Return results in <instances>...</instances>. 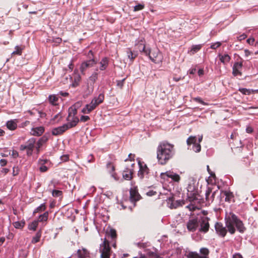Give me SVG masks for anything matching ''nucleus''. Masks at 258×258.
I'll return each mask as SVG.
<instances>
[{
    "instance_id": "1",
    "label": "nucleus",
    "mask_w": 258,
    "mask_h": 258,
    "mask_svg": "<svg viewBox=\"0 0 258 258\" xmlns=\"http://www.w3.org/2000/svg\"><path fill=\"white\" fill-rule=\"evenodd\" d=\"M174 146L167 141L160 142L157 148V158L161 165H165L174 155Z\"/></svg>"
},
{
    "instance_id": "2",
    "label": "nucleus",
    "mask_w": 258,
    "mask_h": 258,
    "mask_svg": "<svg viewBox=\"0 0 258 258\" xmlns=\"http://www.w3.org/2000/svg\"><path fill=\"white\" fill-rule=\"evenodd\" d=\"M226 226L228 232L231 234H234L237 230L243 233L246 230V228L243 222L233 213H230L229 216L225 218Z\"/></svg>"
},
{
    "instance_id": "3",
    "label": "nucleus",
    "mask_w": 258,
    "mask_h": 258,
    "mask_svg": "<svg viewBox=\"0 0 258 258\" xmlns=\"http://www.w3.org/2000/svg\"><path fill=\"white\" fill-rule=\"evenodd\" d=\"M99 252H100L101 258H110L111 249L109 241L105 238L103 242L100 244Z\"/></svg>"
},
{
    "instance_id": "4",
    "label": "nucleus",
    "mask_w": 258,
    "mask_h": 258,
    "mask_svg": "<svg viewBox=\"0 0 258 258\" xmlns=\"http://www.w3.org/2000/svg\"><path fill=\"white\" fill-rule=\"evenodd\" d=\"M36 143V139L32 138L28 140L25 145H21L20 147L21 151L26 150L27 155L30 156L33 154V151Z\"/></svg>"
},
{
    "instance_id": "5",
    "label": "nucleus",
    "mask_w": 258,
    "mask_h": 258,
    "mask_svg": "<svg viewBox=\"0 0 258 258\" xmlns=\"http://www.w3.org/2000/svg\"><path fill=\"white\" fill-rule=\"evenodd\" d=\"M203 140V136L199 138L198 143H197V139L196 136H190L186 140V143L188 146L192 145V150L195 152H199L201 150V146L200 143Z\"/></svg>"
},
{
    "instance_id": "6",
    "label": "nucleus",
    "mask_w": 258,
    "mask_h": 258,
    "mask_svg": "<svg viewBox=\"0 0 258 258\" xmlns=\"http://www.w3.org/2000/svg\"><path fill=\"white\" fill-rule=\"evenodd\" d=\"M200 222L198 218H191L186 222V226L187 229L189 232H194L198 229Z\"/></svg>"
},
{
    "instance_id": "7",
    "label": "nucleus",
    "mask_w": 258,
    "mask_h": 258,
    "mask_svg": "<svg viewBox=\"0 0 258 258\" xmlns=\"http://www.w3.org/2000/svg\"><path fill=\"white\" fill-rule=\"evenodd\" d=\"M210 219L207 217H203L199 220L200 225L198 228L199 231L202 233H207L210 228Z\"/></svg>"
},
{
    "instance_id": "8",
    "label": "nucleus",
    "mask_w": 258,
    "mask_h": 258,
    "mask_svg": "<svg viewBox=\"0 0 258 258\" xmlns=\"http://www.w3.org/2000/svg\"><path fill=\"white\" fill-rule=\"evenodd\" d=\"M202 255H200L197 252L190 251L187 254V258H209V250L207 248L203 247L200 250Z\"/></svg>"
},
{
    "instance_id": "9",
    "label": "nucleus",
    "mask_w": 258,
    "mask_h": 258,
    "mask_svg": "<svg viewBox=\"0 0 258 258\" xmlns=\"http://www.w3.org/2000/svg\"><path fill=\"white\" fill-rule=\"evenodd\" d=\"M226 227H224L222 223L216 222L215 224L216 233L220 237H224L227 233Z\"/></svg>"
},
{
    "instance_id": "10",
    "label": "nucleus",
    "mask_w": 258,
    "mask_h": 258,
    "mask_svg": "<svg viewBox=\"0 0 258 258\" xmlns=\"http://www.w3.org/2000/svg\"><path fill=\"white\" fill-rule=\"evenodd\" d=\"M146 55L149 56L150 59L155 63L161 62L163 58L161 53L158 49L152 52L150 51L149 54Z\"/></svg>"
},
{
    "instance_id": "11",
    "label": "nucleus",
    "mask_w": 258,
    "mask_h": 258,
    "mask_svg": "<svg viewBox=\"0 0 258 258\" xmlns=\"http://www.w3.org/2000/svg\"><path fill=\"white\" fill-rule=\"evenodd\" d=\"M160 176L161 178L163 179H165L166 177L170 178L174 182H178L180 180V176L178 174L171 171H168L164 173H161Z\"/></svg>"
},
{
    "instance_id": "12",
    "label": "nucleus",
    "mask_w": 258,
    "mask_h": 258,
    "mask_svg": "<svg viewBox=\"0 0 258 258\" xmlns=\"http://www.w3.org/2000/svg\"><path fill=\"white\" fill-rule=\"evenodd\" d=\"M141 199L137 187L131 188L130 190V200L132 203H136Z\"/></svg>"
},
{
    "instance_id": "13",
    "label": "nucleus",
    "mask_w": 258,
    "mask_h": 258,
    "mask_svg": "<svg viewBox=\"0 0 258 258\" xmlns=\"http://www.w3.org/2000/svg\"><path fill=\"white\" fill-rule=\"evenodd\" d=\"M96 63L97 61L94 59H89L83 62L81 65L80 71L82 73L84 74L88 68L93 67Z\"/></svg>"
},
{
    "instance_id": "14",
    "label": "nucleus",
    "mask_w": 258,
    "mask_h": 258,
    "mask_svg": "<svg viewBox=\"0 0 258 258\" xmlns=\"http://www.w3.org/2000/svg\"><path fill=\"white\" fill-rule=\"evenodd\" d=\"M213 188L211 187H208L205 192L206 201L208 203L213 202L216 194L218 192V190H216L212 192Z\"/></svg>"
},
{
    "instance_id": "15",
    "label": "nucleus",
    "mask_w": 258,
    "mask_h": 258,
    "mask_svg": "<svg viewBox=\"0 0 258 258\" xmlns=\"http://www.w3.org/2000/svg\"><path fill=\"white\" fill-rule=\"evenodd\" d=\"M69 130L66 124H63L62 126L55 127L52 130V135L55 136H60L62 135L66 131Z\"/></svg>"
},
{
    "instance_id": "16",
    "label": "nucleus",
    "mask_w": 258,
    "mask_h": 258,
    "mask_svg": "<svg viewBox=\"0 0 258 258\" xmlns=\"http://www.w3.org/2000/svg\"><path fill=\"white\" fill-rule=\"evenodd\" d=\"M139 165L140 167V170L138 172L139 176L141 178H143L145 175L148 174L149 173V169L146 164L144 163H142L141 161L139 162Z\"/></svg>"
},
{
    "instance_id": "17",
    "label": "nucleus",
    "mask_w": 258,
    "mask_h": 258,
    "mask_svg": "<svg viewBox=\"0 0 258 258\" xmlns=\"http://www.w3.org/2000/svg\"><path fill=\"white\" fill-rule=\"evenodd\" d=\"M138 49L140 52H144L145 54H149L150 49L146 47L145 41L144 39H142L136 44Z\"/></svg>"
},
{
    "instance_id": "18",
    "label": "nucleus",
    "mask_w": 258,
    "mask_h": 258,
    "mask_svg": "<svg viewBox=\"0 0 258 258\" xmlns=\"http://www.w3.org/2000/svg\"><path fill=\"white\" fill-rule=\"evenodd\" d=\"M243 66V63L241 62H236L232 68V74L234 76H241L242 73L241 71L242 70Z\"/></svg>"
},
{
    "instance_id": "19",
    "label": "nucleus",
    "mask_w": 258,
    "mask_h": 258,
    "mask_svg": "<svg viewBox=\"0 0 258 258\" xmlns=\"http://www.w3.org/2000/svg\"><path fill=\"white\" fill-rule=\"evenodd\" d=\"M90 251L85 248L82 247L77 251L78 258H91Z\"/></svg>"
},
{
    "instance_id": "20",
    "label": "nucleus",
    "mask_w": 258,
    "mask_h": 258,
    "mask_svg": "<svg viewBox=\"0 0 258 258\" xmlns=\"http://www.w3.org/2000/svg\"><path fill=\"white\" fill-rule=\"evenodd\" d=\"M104 99L103 93L100 94L97 97H95L91 101V103L96 108L99 104L102 103Z\"/></svg>"
},
{
    "instance_id": "21",
    "label": "nucleus",
    "mask_w": 258,
    "mask_h": 258,
    "mask_svg": "<svg viewBox=\"0 0 258 258\" xmlns=\"http://www.w3.org/2000/svg\"><path fill=\"white\" fill-rule=\"evenodd\" d=\"M67 120L68 122L66 124L69 129L76 126L79 121V119L77 116H68Z\"/></svg>"
},
{
    "instance_id": "22",
    "label": "nucleus",
    "mask_w": 258,
    "mask_h": 258,
    "mask_svg": "<svg viewBox=\"0 0 258 258\" xmlns=\"http://www.w3.org/2000/svg\"><path fill=\"white\" fill-rule=\"evenodd\" d=\"M81 102H77L69 108L68 116H76L77 110L81 106Z\"/></svg>"
},
{
    "instance_id": "23",
    "label": "nucleus",
    "mask_w": 258,
    "mask_h": 258,
    "mask_svg": "<svg viewBox=\"0 0 258 258\" xmlns=\"http://www.w3.org/2000/svg\"><path fill=\"white\" fill-rule=\"evenodd\" d=\"M45 128L43 126H38L36 127H33L30 132V134L34 136H40L44 132Z\"/></svg>"
},
{
    "instance_id": "24",
    "label": "nucleus",
    "mask_w": 258,
    "mask_h": 258,
    "mask_svg": "<svg viewBox=\"0 0 258 258\" xmlns=\"http://www.w3.org/2000/svg\"><path fill=\"white\" fill-rule=\"evenodd\" d=\"M49 162V160L45 159H39L38 160V164L40 165L39 170L41 172H46L48 168V167L45 165V164H47Z\"/></svg>"
},
{
    "instance_id": "25",
    "label": "nucleus",
    "mask_w": 258,
    "mask_h": 258,
    "mask_svg": "<svg viewBox=\"0 0 258 258\" xmlns=\"http://www.w3.org/2000/svg\"><path fill=\"white\" fill-rule=\"evenodd\" d=\"M19 121L17 119L9 120L6 123L7 127L11 131H14L17 128Z\"/></svg>"
},
{
    "instance_id": "26",
    "label": "nucleus",
    "mask_w": 258,
    "mask_h": 258,
    "mask_svg": "<svg viewBox=\"0 0 258 258\" xmlns=\"http://www.w3.org/2000/svg\"><path fill=\"white\" fill-rule=\"evenodd\" d=\"M169 203L171 202L170 205L171 209H176L178 207L182 206L184 204V202L182 201L177 200L176 201H173V197H170L168 199Z\"/></svg>"
},
{
    "instance_id": "27",
    "label": "nucleus",
    "mask_w": 258,
    "mask_h": 258,
    "mask_svg": "<svg viewBox=\"0 0 258 258\" xmlns=\"http://www.w3.org/2000/svg\"><path fill=\"white\" fill-rule=\"evenodd\" d=\"M133 170L126 168L123 171L122 176L125 180H131L133 178Z\"/></svg>"
},
{
    "instance_id": "28",
    "label": "nucleus",
    "mask_w": 258,
    "mask_h": 258,
    "mask_svg": "<svg viewBox=\"0 0 258 258\" xmlns=\"http://www.w3.org/2000/svg\"><path fill=\"white\" fill-rule=\"evenodd\" d=\"M81 76L78 74H75L74 76V80L71 86L73 88H76L79 85L81 81Z\"/></svg>"
},
{
    "instance_id": "29",
    "label": "nucleus",
    "mask_w": 258,
    "mask_h": 258,
    "mask_svg": "<svg viewBox=\"0 0 258 258\" xmlns=\"http://www.w3.org/2000/svg\"><path fill=\"white\" fill-rule=\"evenodd\" d=\"M218 56L220 60L223 64H227L231 59V57L228 54H224V55L219 54Z\"/></svg>"
},
{
    "instance_id": "30",
    "label": "nucleus",
    "mask_w": 258,
    "mask_h": 258,
    "mask_svg": "<svg viewBox=\"0 0 258 258\" xmlns=\"http://www.w3.org/2000/svg\"><path fill=\"white\" fill-rule=\"evenodd\" d=\"M109 60L107 57H103L100 62V70L101 71H104L106 69L108 66Z\"/></svg>"
},
{
    "instance_id": "31",
    "label": "nucleus",
    "mask_w": 258,
    "mask_h": 258,
    "mask_svg": "<svg viewBox=\"0 0 258 258\" xmlns=\"http://www.w3.org/2000/svg\"><path fill=\"white\" fill-rule=\"evenodd\" d=\"M95 108L93 107L92 104H86L85 106L82 109L81 112L84 114H89L91 111L94 110Z\"/></svg>"
},
{
    "instance_id": "32",
    "label": "nucleus",
    "mask_w": 258,
    "mask_h": 258,
    "mask_svg": "<svg viewBox=\"0 0 258 258\" xmlns=\"http://www.w3.org/2000/svg\"><path fill=\"white\" fill-rule=\"evenodd\" d=\"M48 138L46 136H43L40 138L36 143V148H40L44 144L46 143Z\"/></svg>"
},
{
    "instance_id": "33",
    "label": "nucleus",
    "mask_w": 258,
    "mask_h": 258,
    "mask_svg": "<svg viewBox=\"0 0 258 258\" xmlns=\"http://www.w3.org/2000/svg\"><path fill=\"white\" fill-rule=\"evenodd\" d=\"M222 194H223V195L226 197V202H230L232 199L234 198V195L233 193L230 191H222Z\"/></svg>"
},
{
    "instance_id": "34",
    "label": "nucleus",
    "mask_w": 258,
    "mask_h": 258,
    "mask_svg": "<svg viewBox=\"0 0 258 258\" xmlns=\"http://www.w3.org/2000/svg\"><path fill=\"white\" fill-rule=\"evenodd\" d=\"M187 199L191 203L195 202L198 200L197 194L195 192H192L187 194Z\"/></svg>"
},
{
    "instance_id": "35",
    "label": "nucleus",
    "mask_w": 258,
    "mask_h": 258,
    "mask_svg": "<svg viewBox=\"0 0 258 258\" xmlns=\"http://www.w3.org/2000/svg\"><path fill=\"white\" fill-rule=\"evenodd\" d=\"M126 53L127 54V57L130 59L131 62H133L134 59L137 57V54L133 53L132 51L130 48H127L126 50Z\"/></svg>"
},
{
    "instance_id": "36",
    "label": "nucleus",
    "mask_w": 258,
    "mask_h": 258,
    "mask_svg": "<svg viewBox=\"0 0 258 258\" xmlns=\"http://www.w3.org/2000/svg\"><path fill=\"white\" fill-rule=\"evenodd\" d=\"M42 232L41 230H39L36 234L35 236H34L32 239L31 242L35 244L39 241L40 237L41 236Z\"/></svg>"
},
{
    "instance_id": "37",
    "label": "nucleus",
    "mask_w": 258,
    "mask_h": 258,
    "mask_svg": "<svg viewBox=\"0 0 258 258\" xmlns=\"http://www.w3.org/2000/svg\"><path fill=\"white\" fill-rule=\"evenodd\" d=\"M238 91L244 95H250L254 92V91L252 89H248L243 88H239Z\"/></svg>"
},
{
    "instance_id": "38",
    "label": "nucleus",
    "mask_w": 258,
    "mask_h": 258,
    "mask_svg": "<svg viewBox=\"0 0 258 258\" xmlns=\"http://www.w3.org/2000/svg\"><path fill=\"white\" fill-rule=\"evenodd\" d=\"M46 207L45 203L42 204L40 206L35 209L33 214L35 215L37 213H39L45 210Z\"/></svg>"
},
{
    "instance_id": "39",
    "label": "nucleus",
    "mask_w": 258,
    "mask_h": 258,
    "mask_svg": "<svg viewBox=\"0 0 258 258\" xmlns=\"http://www.w3.org/2000/svg\"><path fill=\"white\" fill-rule=\"evenodd\" d=\"M48 217V212H45L44 213H43L42 215H40L39 216L38 221L39 222L46 221L47 220Z\"/></svg>"
},
{
    "instance_id": "40",
    "label": "nucleus",
    "mask_w": 258,
    "mask_h": 258,
    "mask_svg": "<svg viewBox=\"0 0 258 258\" xmlns=\"http://www.w3.org/2000/svg\"><path fill=\"white\" fill-rule=\"evenodd\" d=\"M38 225V221H34L29 225L28 228L29 230L35 231Z\"/></svg>"
},
{
    "instance_id": "41",
    "label": "nucleus",
    "mask_w": 258,
    "mask_h": 258,
    "mask_svg": "<svg viewBox=\"0 0 258 258\" xmlns=\"http://www.w3.org/2000/svg\"><path fill=\"white\" fill-rule=\"evenodd\" d=\"M25 225L24 222L22 221H17L14 223H13V225L15 227V228L17 229H21Z\"/></svg>"
},
{
    "instance_id": "42",
    "label": "nucleus",
    "mask_w": 258,
    "mask_h": 258,
    "mask_svg": "<svg viewBox=\"0 0 258 258\" xmlns=\"http://www.w3.org/2000/svg\"><path fill=\"white\" fill-rule=\"evenodd\" d=\"M52 196L55 198L61 197L62 196V191L59 190H53L52 191Z\"/></svg>"
},
{
    "instance_id": "43",
    "label": "nucleus",
    "mask_w": 258,
    "mask_h": 258,
    "mask_svg": "<svg viewBox=\"0 0 258 258\" xmlns=\"http://www.w3.org/2000/svg\"><path fill=\"white\" fill-rule=\"evenodd\" d=\"M107 169L109 172L113 176V172L115 170V167L114 165L111 163H109L107 165Z\"/></svg>"
},
{
    "instance_id": "44",
    "label": "nucleus",
    "mask_w": 258,
    "mask_h": 258,
    "mask_svg": "<svg viewBox=\"0 0 258 258\" xmlns=\"http://www.w3.org/2000/svg\"><path fill=\"white\" fill-rule=\"evenodd\" d=\"M108 235L111 237L112 239L116 238L117 236L116 230L114 229H111L108 232Z\"/></svg>"
},
{
    "instance_id": "45",
    "label": "nucleus",
    "mask_w": 258,
    "mask_h": 258,
    "mask_svg": "<svg viewBox=\"0 0 258 258\" xmlns=\"http://www.w3.org/2000/svg\"><path fill=\"white\" fill-rule=\"evenodd\" d=\"M201 48H202V45L200 44L193 45L191 49V51L194 54V53L197 52V51H198L199 50H200L201 49Z\"/></svg>"
},
{
    "instance_id": "46",
    "label": "nucleus",
    "mask_w": 258,
    "mask_h": 258,
    "mask_svg": "<svg viewBox=\"0 0 258 258\" xmlns=\"http://www.w3.org/2000/svg\"><path fill=\"white\" fill-rule=\"evenodd\" d=\"M22 49L20 48L19 46H17L15 47V50L13 51L12 53L13 54H17V55H21L22 54Z\"/></svg>"
},
{
    "instance_id": "47",
    "label": "nucleus",
    "mask_w": 258,
    "mask_h": 258,
    "mask_svg": "<svg viewBox=\"0 0 258 258\" xmlns=\"http://www.w3.org/2000/svg\"><path fill=\"white\" fill-rule=\"evenodd\" d=\"M145 7L144 5L143 4H138L134 7V11L135 12L140 11L143 10Z\"/></svg>"
},
{
    "instance_id": "48",
    "label": "nucleus",
    "mask_w": 258,
    "mask_h": 258,
    "mask_svg": "<svg viewBox=\"0 0 258 258\" xmlns=\"http://www.w3.org/2000/svg\"><path fill=\"white\" fill-rule=\"evenodd\" d=\"M49 100L51 103L54 104V103L58 100V98L54 95H50Z\"/></svg>"
},
{
    "instance_id": "49",
    "label": "nucleus",
    "mask_w": 258,
    "mask_h": 258,
    "mask_svg": "<svg viewBox=\"0 0 258 258\" xmlns=\"http://www.w3.org/2000/svg\"><path fill=\"white\" fill-rule=\"evenodd\" d=\"M98 79V73H94L90 77L89 80L93 82H95Z\"/></svg>"
},
{
    "instance_id": "50",
    "label": "nucleus",
    "mask_w": 258,
    "mask_h": 258,
    "mask_svg": "<svg viewBox=\"0 0 258 258\" xmlns=\"http://www.w3.org/2000/svg\"><path fill=\"white\" fill-rule=\"evenodd\" d=\"M20 171L19 168L18 166H14L13 168V175L17 176L19 174Z\"/></svg>"
},
{
    "instance_id": "51",
    "label": "nucleus",
    "mask_w": 258,
    "mask_h": 258,
    "mask_svg": "<svg viewBox=\"0 0 258 258\" xmlns=\"http://www.w3.org/2000/svg\"><path fill=\"white\" fill-rule=\"evenodd\" d=\"M90 117L87 115H82L80 117V121L85 122L90 120Z\"/></svg>"
},
{
    "instance_id": "52",
    "label": "nucleus",
    "mask_w": 258,
    "mask_h": 258,
    "mask_svg": "<svg viewBox=\"0 0 258 258\" xmlns=\"http://www.w3.org/2000/svg\"><path fill=\"white\" fill-rule=\"evenodd\" d=\"M125 80V79L124 78L121 80L117 81V86L120 89L122 88V87L124 85V82Z\"/></svg>"
},
{
    "instance_id": "53",
    "label": "nucleus",
    "mask_w": 258,
    "mask_h": 258,
    "mask_svg": "<svg viewBox=\"0 0 258 258\" xmlns=\"http://www.w3.org/2000/svg\"><path fill=\"white\" fill-rule=\"evenodd\" d=\"M221 45V43L220 42H217L212 44L211 46V48L215 49Z\"/></svg>"
},
{
    "instance_id": "54",
    "label": "nucleus",
    "mask_w": 258,
    "mask_h": 258,
    "mask_svg": "<svg viewBox=\"0 0 258 258\" xmlns=\"http://www.w3.org/2000/svg\"><path fill=\"white\" fill-rule=\"evenodd\" d=\"M87 56L89 58V59H94V54L93 53V51L91 50L89 51L88 53L87 54Z\"/></svg>"
},
{
    "instance_id": "55",
    "label": "nucleus",
    "mask_w": 258,
    "mask_h": 258,
    "mask_svg": "<svg viewBox=\"0 0 258 258\" xmlns=\"http://www.w3.org/2000/svg\"><path fill=\"white\" fill-rule=\"evenodd\" d=\"M135 157V155L134 154H130L128 156V158L125 160V161H134V158Z\"/></svg>"
},
{
    "instance_id": "56",
    "label": "nucleus",
    "mask_w": 258,
    "mask_h": 258,
    "mask_svg": "<svg viewBox=\"0 0 258 258\" xmlns=\"http://www.w3.org/2000/svg\"><path fill=\"white\" fill-rule=\"evenodd\" d=\"M11 156L14 158H16L19 156L18 152L16 150H13L12 152Z\"/></svg>"
},
{
    "instance_id": "57",
    "label": "nucleus",
    "mask_w": 258,
    "mask_h": 258,
    "mask_svg": "<svg viewBox=\"0 0 258 258\" xmlns=\"http://www.w3.org/2000/svg\"><path fill=\"white\" fill-rule=\"evenodd\" d=\"M247 37V35L243 33L242 35H240L239 37H237V39L239 41H241L242 40L245 39Z\"/></svg>"
},
{
    "instance_id": "58",
    "label": "nucleus",
    "mask_w": 258,
    "mask_h": 258,
    "mask_svg": "<svg viewBox=\"0 0 258 258\" xmlns=\"http://www.w3.org/2000/svg\"><path fill=\"white\" fill-rule=\"evenodd\" d=\"M246 42L249 45H253V44L254 42V39L252 37L249 38L248 39H247Z\"/></svg>"
},
{
    "instance_id": "59",
    "label": "nucleus",
    "mask_w": 258,
    "mask_h": 258,
    "mask_svg": "<svg viewBox=\"0 0 258 258\" xmlns=\"http://www.w3.org/2000/svg\"><path fill=\"white\" fill-rule=\"evenodd\" d=\"M194 100H195L196 101H197V102H199V103H201V104H204V105L206 104H205V102L202 100V99L201 98H200V97L195 98L194 99Z\"/></svg>"
},
{
    "instance_id": "60",
    "label": "nucleus",
    "mask_w": 258,
    "mask_h": 258,
    "mask_svg": "<svg viewBox=\"0 0 258 258\" xmlns=\"http://www.w3.org/2000/svg\"><path fill=\"white\" fill-rule=\"evenodd\" d=\"M7 163V161L6 159H1L0 160V165L1 166H5Z\"/></svg>"
},
{
    "instance_id": "61",
    "label": "nucleus",
    "mask_w": 258,
    "mask_h": 258,
    "mask_svg": "<svg viewBox=\"0 0 258 258\" xmlns=\"http://www.w3.org/2000/svg\"><path fill=\"white\" fill-rule=\"evenodd\" d=\"M94 160V157H93V156L92 155H90L88 156V162L89 163H91V162H93Z\"/></svg>"
},
{
    "instance_id": "62",
    "label": "nucleus",
    "mask_w": 258,
    "mask_h": 258,
    "mask_svg": "<svg viewBox=\"0 0 258 258\" xmlns=\"http://www.w3.org/2000/svg\"><path fill=\"white\" fill-rule=\"evenodd\" d=\"M246 131L247 133H252L253 130L251 126H248L246 127Z\"/></svg>"
},
{
    "instance_id": "63",
    "label": "nucleus",
    "mask_w": 258,
    "mask_h": 258,
    "mask_svg": "<svg viewBox=\"0 0 258 258\" xmlns=\"http://www.w3.org/2000/svg\"><path fill=\"white\" fill-rule=\"evenodd\" d=\"M244 53H245V56L247 57L250 54H251V52L249 50H248V49H245L244 50Z\"/></svg>"
},
{
    "instance_id": "64",
    "label": "nucleus",
    "mask_w": 258,
    "mask_h": 258,
    "mask_svg": "<svg viewBox=\"0 0 258 258\" xmlns=\"http://www.w3.org/2000/svg\"><path fill=\"white\" fill-rule=\"evenodd\" d=\"M233 258H243L242 256L240 253H235L233 255Z\"/></svg>"
}]
</instances>
